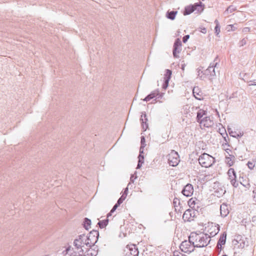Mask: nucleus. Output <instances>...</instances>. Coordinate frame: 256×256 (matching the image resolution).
Returning <instances> with one entry per match:
<instances>
[{
	"label": "nucleus",
	"mask_w": 256,
	"mask_h": 256,
	"mask_svg": "<svg viewBox=\"0 0 256 256\" xmlns=\"http://www.w3.org/2000/svg\"><path fill=\"white\" fill-rule=\"evenodd\" d=\"M124 252V256H138V252L134 245L127 246Z\"/></svg>",
	"instance_id": "8"
},
{
	"label": "nucleus",
	"mask_w": 256,
	"mask_h": 256,
	"mask_svg": "<svg viewBox=\"0 0 256 256\" xmlns=\"http://www.w3.org/2000/svg\"><path fill=\"white\" fill-rule=\"evenodd\" d=\"M226 234L224 232L221 235V236L218 240V242L217 244V248H218V249L220 250V252L222 249V246L223 245H224L226 243Z\"/></svg>",
	"instance_id": "14"
},
{
	"label": "nucleus",
	"mask_w": 256,
	"mask_h": 256,
	"mask_svg": "<svg viewBox=\"0 0 256 256\" xmlns=\"http://www.w3.org/2000/svg\"><path fill=\"white\" fill-rule=\"evenodd\" d=\"M189 38H190L189 35H186L184 36V38H182L183 42L184 43L186 42V41L188 40Z\"/></svg>",
	"instance_id": "32"
},
{
	"label": "nucleus",
	"mask_w": 256,
	"mask_h": 256,
	"mask_svg": "<svg viewBox=\"0 0 256 256\" xmlns=\"http://www.w3.org/2000/svg\"><path fill=\"white\" fill-rule=\"evenodd\" d=\"M256 160H252L248 162L247 166L248 168L250 170H254L256 166Z\"/></svg>",
	"instance_id": "26"
},
{
	"label": "nucleus",
	"mask_w": 256,
	"mask_h": 256,
	"mask_svg": "<svg viewBox=\"0 0 256 256\" xmlns=\"http://www.w3.org/2000/svg\"><path fill=\"white\" fill-rule=\"evenodd\" d=\"M214 23L216 24V26L215 27V32L216 35H218L220 32V27L219 26V23L218 20H216L214 21Z\"/></svg>",
	"instance_id": "30"
},
{
	"label": "nucleus",
	"mask_w": 256,
	"mask_h": 256,
	"mask_svg": "<svg viewBox=\"0 0 256 256\" xmlns=\"http://www.w3.org/2000/svg\"><path fill=\"white\" fill-rule=\"evenodd\" d=\"M180 48H178L177 50H176V55H177V57H178V54L180 53Z\"/></svg>",
	"instance_id": "35"
},
{
	"label": "nucleus",
	"mask_w": 256,
	"mask_h": 256,
	"mask_svg": "<svg viewBox=\"0 0 256 256\" xmlns=\"http://www.w3.org/2000/svg\"><path fill=\"white\" fill-rule=\"evenodd\" d=\"M192 92L194 96L196 99L198 100H202L204 99V93L198 86L194 87Z\"/></svg>",
	"instance_id": "12"
},
{
	"label": "nucleus",
	"mask_w": 256,
	"mask_h": 256,
	"mask_svg": "<svg viewBox=\"0 0 256 256\" xmlns=\"http://www.w3.org/2000/svg\"><path fill=\"white\" fill-rule=\"evenodd\" d=\"M211 228H214V230L210 232L208 226V232L211 236H214L218 232V228H216V226H214L212 225L211 226Z\"/></svg>",
	"instance_id": "29"
},
{
	"label": "nucleus",
	"mask_w": 256,
	"mask_h": 256,
	"mask_svg": "<svg viewBox=\"0 0 256 256\" xmlns=\"http://www.w3.org/2000/svg\"><path fill=\"white\" fill-rule=\"evenodd\" d=\"M84 254L86 256H94L96 255L97 251L90 246L84 251Z\"/></svg>",
	"instance_id": "19"
},
{
	"label": "nucleus",
	"mask_w": 256,
	"mask_h": 256,
	"mask_svg": "<svg viewBox=\"0 0 256 256\" xmlns=\"http://www.w3.org/2000/svg\"><path fill=\"white\" fill-rule=\"evenodd\" d=\"M191 210H186L182 218L184 220L190 221L191 220Z\"/></svg>",
	"instance_id": "24"
},
{
	"label": "nucleus",
	"mask_w": 256,
	"mask_h": 256,
	"mask_svg": "<svg viewBox=\"0 0 256 256\" xmlns=\"http://www.w3.org/2000/svg\"><path fill=\"white\" fill-rule=\"evenodd\" d=\"M236 162L235 156L233 155H230L228 156H226L225 158V162L228 166H234Z\"/></svg>",
	"instance_id": "15"
},
{
	"label": "nucleus",
	"mask_w": 256,
	"mask_h": 256,
	"mask_svg": "<svg viewBox=\"0 0 256 256\" xmlns=\"http://www.w3.org/2000/svg\"><path fill=\"white\" fill-rule=\"evenodd\" d=\"M201 32H202V33H206V28H201Z\"/></svg>",
	"instance_id": "33"
},
{
	"label": "nucleus",
	"mask_w": 256,
	"mask_h": 256,
	"mask_svg": "<svg viewBox=\"0 0 256 256\" xmlns=\"http://www.w3.org/2000/svg\"><path fill=\"white\" fill-rule=\"evenodd\" d=\"M188 204L190 207L195 210H198L202 206L200 201L196 198H190L188 201Z\"/></svg>",
	"instance_id": "11"
},
{
	"label": "nucleus",
	"mask_w": 256,
	"mask_h": 256,
	"mask_svg": "<svg viewBox=\"0 0 256 256\" xmlns=\"http://www.w3.org/2000/svg\"><path fill=\"white\" fill-rule=\"evenodd\" d=\"M225 256V255H224V256Z\"/></svg>",
	"instance_id": "39"
},
{
	"label": "nucleus",
	"mask_w": 256,
	"mask_h": 256,
	"mask_svg": "<svg viewBox=\"0 0 256 256\" xmlns=\"http://www.w3.org/2000/svg\"><path fill=\"white\" fill-rule=\"evenodd\" d=\"M226 152L228 153V152H229V151H230V149H228V148H226Z\"/></svg>",
	"instance_id": "36"
},
{
	"label": "nucleus",
	"mask_w": 256,
	"mask_h": 256,
	"mask_svg": "<svg viewBox=\"0 0 256 256\" xmlns=\"http://www.w3.org/2000/svg\"><path fill=\"white\" fill-rule=\"evenodd\" d=\"M207 112L200 109L197 112V122L202 128H209L214 125V122L210 116H206Z\"/></svg>",
	"instance_id": "3"
},
{
	"label": "nucleus",
	"mask_w": 256,
	"mask_h": 256,
	"mask_svg": "<svg viewBox=\"0 0 256 256\" xmlns=\"http://www.w3.org/2000/svg\"><path fill=\"white\" fill-rule=\"evenodd\" d=\"M176 11H172L170 12H168L167 18L172 20H174L175 18V16L177 14Z\"/></svg>",
	"instance_id": "25"
},
{
	"label": "nucleus",
	"mask_w": 256,
	"mask_h": 256,
	"mask_svg": "<svg viewBox=\"0 0 256 256\" xmlns=\"http://www.w3.org/2000/svg\"><path fill=\"white\" fill-rule=\"evenodd\" d=\"M174 256H186L185 254L181 253L178 251H175L174 252Z\"/></svg>",
	"instance_id": "31"
},
{
	"label": "nucleus",
	"mask_w": 256,
	"mask_h": 256,
	"mask_svg": "<svg viewBox=\"0 0 256 256\" xmlns=\"http://www.w3.org/2000/svg\"><path fill=\"white\" fill-rule=\"evenodd\" d=\"M194 244L190 242V240L188 238V240L183 241L180 246V248L182 252L186 253H190L194 251Z\"/></svg>",
	"instance_id": "6"
},
{
	"label": "nucleus",
	"mask_w": 256,
	"mask_h": 256,
	"mask_svg": "<svg viewBox=\"0 0 256 256\" xmlns=\"http://www.w3.org/2000/svg\"><path fill=\"white\" fill-rule=\"evenodd\" d=\"M214 158L212 156L204 153L200 156L198 161L200 164L202 166L208 168L214 164Z\"/></svg>",
	"instance_id": "5"
},
{
	"label": "nucleus",
	"mask_w": 256,
	"mask_h": 256,
	"mask_svg": "<svg viewBox=\"0 0 256 256\" xmlns=\"http://www.w3.org/2000/svg\"><path fill=\"white\" fill-rule=\"evenodd\" d=\"M227 174L232 184L234 186L236 187L238 186V183L236 182V176L234 169L233 168H230L228 170Z\"/></svg>",
	"instance_id": "9"
},
{
	"label": "nucleus",
	"mask_w": 256,
	"mask_h": 256,
	"mask_svg": "<svg viewBox=\"0 0 256 256\" xmlns=\"http://www.w3.org/2000/svg\"><path fill=\"white\" fill-rule=\"evenodd\" d=\"M204 6L201 2L195 3L194 4L186 6L183 14L184 16L188 15L194 11H196L198 13H200L204 10Z\"/></svg>",
	"instance_id": "4"
},
{
	"label": "nucleus",
	"mask_w": 256,
	"mask_h": 256,
	"mask_svg": "<svg viewBox=\"0 0 256 256\" xmlns=\"http://www.w3.org/2000/svg\"><path fill=\"white\" fill-rule=\"evenodd\" d=\"M220 214L223 216H226L229 213L228 206L226 204H223L220 207Z\"/></svg>",
	"instance_id": "17"
},
{
	"label": "nucleus",
	"mask_w": 256,
	"mask_h": 256,
	"mask_svg": "<svg viewBox=\"0 0 256 256\" xmlns=\"http://www.w3.org/2000/svg\"><path fill=\"white\" fill-rule=\"evenodd\" d=\"M82 248L74 244V247L68 249V251L73 256H82L84 254V252Z\"/></svg>",
	"instance_id": "10"
},
{
	"label": "nucleus",
	"mask_w": 256,
	"mask_h": 256,
	"mask_svg": "<svg viewBox=\"0 0 256 256\" xmlns=\"http://www.w3.org/2000/svg\"><path fill=\"white\" fill-rule=\"evenodd\" d=\"M181 46H182L181 41L179 38H178L176 40V42L174 44V52H173V54L174 57L177 58L176 50L178 48H180Z\"/></svg>",
	"instance_id": "18"
},
{
	"label": "nucleus",
	"mask_w": 256,
	"mask_h": 256,
	"mask_svg": "<svg viewBox=\"0 0 256 256\" xmlns=\"http://www.w3.org/2000/svg\"><path fill=\"white\" fill-rule=\"evenodd\" d=\"M184 195L186 196H191L194 192L193 186L190 184H188L185 186L182 192Z\"/></svg>",
	"instance_id": "13"
},
{
	"label": "nucleus",
	"mask_w": 256,
	"mask_h": 256,
	"mask_svg": "<svg viewBox=\"0 0 256 256\" xmlns=\"http://www.w3.org/2000/svg\"><path fill=\"white\" fill-rule=\"evenodd\" d=\"M144 138H142V142L144 141Z\"/></svg>",
	"instance_id": "38"
},
{
	"label": "nucleus",
	"mask_w": 256,
	"mask_h": 256,
	"mask_svg": "<svg viewBox=\"0 0 256 256\" xmlns=\"http://www.w3.org/2000/svg\"><path fill=\"white\" fill-rule=\"evenodd\" d=\"M230 8H230V6H229V7L228 8L227 10H228V11L229 10H230Z\"/></svg>",
	"instance_id": "37"
},
{
	"label": "nucleus",
	"mask_w": 256,
	"mask_h": 256,
	"mask_svg": "<svg viewBox=\"0 0 256 256\" xmlns=\"http://www.w3.org/2000/svg\"><path fill=\"white\" fill-rule=\"evenodd\" d=\"M159 94V92L158 90H154L149 95H148L144 100L148 102L150 101L152 98H154L156 97Z\"/></svg>",
	"instance_id": "20"
},
{
	"label": "nucleus",
	"mask_w": 256,
	"mask_h": 256,
	"mask_svg": "<svg viewBox=\"0 0 256 256\" xmlns=\"http://www.w3.org/2000/svg\"><path fill=\"white\" fill-rule=\"evenodd\" d=\"M141 120L142 121V128L144 131L146 130L148 128V124H147V118H146V114H143L142 115Z\"/></svg>",
	"instance_id": "21"
},
{
	"label": "nucleus",
	"mask_w": 256,
	"mask_h": 256,
	"mask_svg": "<svg viewBox=\"0 0 256 256\" xmlns=\"http://www.w3.org/2000/svg\"><path fill=\"white\" fill-rule=\"evenodd\" d=\"M173 203H174V206L175 207L176 210H178V212L180 211V208H178V206H176L177 204H178L180 205V200H178V198H174V200Z\"/></svg>",
	"instance_id": "27"
},
{
	"label": "nucleus",
	"mask_w": 256,
	"mask_h": 256,
	"mask_svg": "<svg viewBox=\"0 0 256 256\" xmlns=\"http://www.w3.org/2000/svg\"><path fill=\"white\" fill-rule=\"evenodd\" d=\"M189 239L195 246L200 248L207 246L210 240V236L202 232H192Z\"/></svg>",
	"instance_id": "1"
},
{
	"label": "nucleus",
	"mask_w": 256,
	"mask_h": 256,
	"mask_svg": "<svg viewBox=\"0 0 256 256\" xmlns=\"http://www.w3.org/2000/svg\"><path fill=\"white\" fill-rule=\"evenodd\" d=\"M172 75V72L169 70H167L165 74L164 80H165V86H164L166 88L168 85V81Z\"/></svg>",
	"instance_id": "23"
},
{
	"label": "nucleus",
	"mask_w": 256,
	"mask_h": 256,
	"mask_svg": "<svg viewBox=\"0 0 256 256\" xmlns=\"http://www.w3.org/2000/svg\"><path fill=\"white\" fill-rule=\"evenodd\" d=\"M125 199V197H123L122 196L118 200V202H117V204H116L113 207V208H112V210H110V214H108V216L111 214V213L113 212H114L115 211V210L116 209V208L118 206L121 204L123 201Z\"/></svg>",
	"instance_id": "22"
},
{
	"label": "nucleus",
	"mask_w": 256,
	"mask_h": 256,
	"mask_svg": "<svg viewBox=\"0 0 256 256\" xmlns=\"http://www.w3.org/2000/svg\"><path fill=\"white\" fill-rule=\"evenodd\" d=\"M247 83L250 86H256V72H254L252 74L251 78L246 80Z\"/></svg>",
	"instance_id": "16"
},
{
	"label": "nucleus",
	"mask_w": 256,
	"mask_h": 256,
	"mask_svg": "<svg viewBox=\"0 0 256 256\" xmlns=\"http://www.w3.org/2000/svg\"><path fill=\"white\" fill-rule=\"evenodd\" d=\"M168 161L169 164L172 166H176L180 162V157L178 153L172 150L168 155Z\"/></svg>",
	"instance_id": "7"
},
{
	"label": "nucleus",
	"mask_w": 256,
	"mask_h": 256,
	"mask_svg": "<svg viewBox=\"0 0 256 256\" xmlns=\"http://www.w3.org/2000/svg\"><path fill=\"white\" fill-rule=\"evenodd\" d=\"M240 183L243 185L244 186L246 187H247L248 186L250 185L249 183H246V184H244V183H242V182H240Z\"/></svg>",
	"instance_id": "34"
},
{
	"label": "nucleus",
	"mask_w": 256,
	"mask_h": 256,
	"mask_svg": "<svg viewBox=\"0 0 256 256\" xmlns=\"http://www.w3.org/2000/svg\"><path fill=\"white\" fill-rule=\"evenodd\" d=\"M91 224V221L90 220L86 218L84 221V226L86 230H88Z\"/></svg>",
	"instance_id": "28"
},
{
	"label": "nucleus",
	"mask_w": 256,
	"mask_h": 256,
	"mask_svg": "<svg viewBox=\"0 0 256 256\" xmlns=\"http://www.w3.org/2000/svg\"><path fill=\"white\" fill-rule=\"evenodd\" d=\"M92 234H90L88 236L85 234L80 235L75 240L74 244L82 248V249L84 252L89 247L93 246L96 242V238L94 240H92Z\"/></svg>",
	"instance_id": "2"
}]
</instances>
